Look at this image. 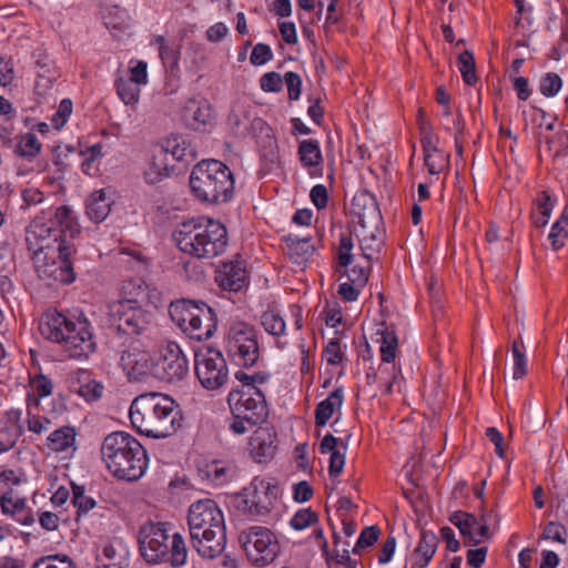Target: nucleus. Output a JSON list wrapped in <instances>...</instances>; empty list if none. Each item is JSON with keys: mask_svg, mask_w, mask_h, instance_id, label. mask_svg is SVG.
Instances as JSON below:
<instances>
[{"mask_svg": "<svg viewBox=\"0 0 568 568\" xmlns=\"http://www.w3.org/2000/svg\"><path fill=\"white\" fill-rule=\"evenodd\" d=\"M226 352L237 364L253 366L260 356L255 328L244 322L232 324L226 336Z\"/></svg>", "mask_w": 568, "mask_h": 568, "instance_id": "nucleus-9", "label": "nucleus"}, {"mask_svg": "<svg viewBox=\"0 0 568 568\" xmlns=\"http://www.w3.org/2000/svg\"><path fill=\"white\" fill-rule=\"evenodd\" d=\"M325 356L326 361L331 365H336L341 363L343 354L339 346V341L337 338L332 339L325 347Z\"/></svg>", "mask_w": 568, "mask_h": 568, "instance_id": "nucleus-61", "label": "nucleus"}, {"mask_svg": "<svg viewBox=\"0 0 568 568\" xmlns=\"http://www.w3.org/2000/svg\"><path fill=\"white\" fill-rule=\"evenodd\" d=\"M14 153L21 160H31L36 154V134L29 132L21 136L16 146Z\"/></svg>", "mask_w": 568, "mask_h": 568, "instance_id": "nucleus-43", "label": "nucleus"}, {"mask_svg": "<svg viewBox=\"0 0 568 568\" xmlns=\"http://www.w3.org/2000/svg\"><path fill=\"white\" fill-rule=\"evenodd\" d=\"M101 455L106 468L115 477L129 481L138 480L148 466L144 447L124 432L106 435L101 446Z\"/></svg>", "mask_w": 568, "mask_h": 568, "instance_id": "nucleus-5", "label": "nucleus"}, {"mask_svg": "<svg viewBox=\"0 0 568 568\" xmlns=\"http://www.w3.org/2000/svg\"><path fill=\"white\" fill-rule=\"evenodd\" d=\"M14 78L13 64L10 59L0 58V85H8Z\"/></svg>", "mask_w": 568, "mask_h": 568, "instance_id": "nucleus-63", "label": "nucleus"}, {"mask_svg": "<svg viewBox=\"0 0 568 568\" xmlns=\"http://www.w3.org/2000/svg\"><path fill=\"white\" fill-rule=\"evenodd\" d=\"M215 281L222 290L236 293L246 287L247 275L241 263H223L216 271Z\"/></svg>", "mask_w": 568, "mask_h": 568, "instance_id": "nucleus-23", "label": "nucleus"}, {"mask_svg": "<svg viewBox=\"0 0 568 568\" xmlns=\"http://www.w3.org/2000/svg\"><path fill=\"white\" fill-rule=\"evenodd\" d=\"M227 403L234 417L243 418L251 425L262 424L268 416V406L264 394L252 385L246 389L230 392Z\"/></svg>", "mask_w": 568, "mask_h": 568, "instance_id": "nucleus-10", "label": "nucleus"}, {"mask_svg": "<svg viewBox=\"0 0 568 568\" xmlns=\"http://www.w3.org/2000/svg\"><path fill=\"white\" fill-rule=\"evenodd\" d=\"M298 155L302 164L307 169H315L311 171V175L321 174L318 166L321 165L323 158L320 149V144L316 140H303L298 145Z\"/></svg>", "mask_w": 568, "mask_h": 568, "instance_id": "nucleus-31", "label": "nucleus"}, {"mask_svg": "<svg viewBox=\"0 0 568 568\" xmlns=\"http://www.w3.org/2000/svg\"><path fill=\"white\" fill-rule=\"evenodd\" d=\"M317 520V516L311 509L297 511L291 519V526L296 530H302Z\"/></svg>", "mask_w": 568, "mask_h": 568, "instance_id": "nucleus-51", "label": "nucleus"}, {"mask_svg": "<svg viewBox=\"0 0 568 568\" xmlns=\"http://www.w3.org/2000/svg\"><path fill=\"white\" fill-rule=\"evenodd\" d=\"M541 131L539 132V150L540 152H548L552 158L559 156L562 152L568 150V131L561 130L551 134L554 124L547 123L542 129V124L539 125Z\"/></svg>", "mask_w": 568, "mask_h": 568, "instance_id": "nucleus-25", "label": "nucleus"}, {"mask_svg": "<svg viewBox=\"0 0 568 568\" xmlns=\"http://www.w3.org/2000/svg\"><path fill=\"white\" fill-rule=\"evenodd\" d=\"M87 215L94 223H100L106 219L111 210V201L106 197L103 190L93 192L85 203Z\"/></svg>", "mask_w": 568, "mask_h": 568, "instance_id": "nucleus-32", "label": "nucleus"}, {"mask_svg": "<svg viewBox=\"0 0 568 568\" xmlns=\"http://www.w3.org/2000/svg\"><path fill=\"white\" fill-rule=\"evenodd\" d=\"M458 68L466 84L474 85L477 82L475 59L469 50H465L458 55Z\"/></svg>", "mask_w": 568, "mask_h": 568, "instance_id": "nucleus-38", "label": "nucleus"}, {"mask_svg": "<svg viewBox=\"0 0 568 568\" xmlns=\"http://www.w3.org/2000/svg\"><path fill=\"white\" fill-rule=\"evenodd\" d=\"M562 87L561 78L557 73L549 72L540 80L539 90L545 97H554Z\"/></svg>", "mask_w": 568, "mask_h": 568, "instance_id": "nucleus-47", "label": "nucleus"}, {"mask_svg": "<svg viewBox=\"0 0 568 568\" xmlns=\"http://www.w3.org/2000/svg\"><path fill=\"white\" fill-rule=\"evenodd\" d=\"M278 493V487L270 480L254 478L247 488L244 504L251 515L262 516L273 508Z\"/></svg>", "mask_w": 568, "mask_h": 568, "instance_id": "nucleus-15", "label": "nucleus"}, {"mask_svg": "<svg viewBox=\"0 0 568 568\" xmlns=\"http://www.w3.org/2000/svg\"><path fill=\"white\" fill-rule=\"evenodd\" d=\"M121 294L122 300L118 304L158 307L161 303V292L154 287H150L141 278L124 281L121 287Z\"/></svg>", "mask_w": 568, "mask_h": 568, "instance_id": "nucleus-17", "label": "nucleus"}, {"mask_svg": "<svg viewBox=\"0 0 568 568\" xmlns=\"http://www.w3.org/2000/svg\"><path fill=\"white\" fill-rule=\"evenodd\" d=\"M72 113V101L70 99H63L60 102L57 113L52 118V125L60 130L67 122V119Z\"/></svg>", "mask_w": 568, "mask_h": 568, "instance_id": "nucleus-54", "label": "nucleus"}, {"mask_svg": "<svg viewBox=\"0 0 568 568\" xmlns=\"http://www.w3.org/2000/svg\"><path fill=\"white\" fill-rule=\"evenodd\" d=\"M511 353L514 358L513 378L520 379L527 374V358L516 341L511 344Z\"/></svg>", "mask_w": 568, "mask_h": 568, "instance_id": "nucleus-46", "label": "nucleus"}, {"mask_svg": "<svg viewBox=\"0 0 568 568\" xmlns=\"http://www.w3.org/2000/svg\"><path fill=\"white\" fill-rule=\"evenodd\" d=\"M193 194L203 202L225 203L234 192V180L230 169L217 160H203L190 175Z\"/></svg>", "mask_w": 568, "mask_h": 568, "instance_id": "nucleus-7", "label": "nucleus"}, {"mask_svg": "<svg viewBox=\"0 0 568 568\" xmlns=\"http://www.w3.org/2000/svg\"><path fill=\"white\" fill-rule=\"evenodd\" d=\"M343 404V390L336 388L327 398L318 403L315 409V424L316 426H324L332 417L334 412Z\"/></svg>", "mask_w": 568, "mask_h": 568, "instance_id": "nucleus-34", "label": "nucleus"}, {"mask_svg": "<svg viewBox=\"0 0 568 568\" xmlns=\"http://www.w3.org/2000/svg\"><path fill=\"white\" fill-rule=\"evenodd\" d=\"M181 419L176 402L162 393L141 394L133 399L130 407L133 428L151 438L171 436L181 426Z\"/></svg>", "mask_w": 568, "mask_h": 568, "instance_id": "nucleus-2", "label": "nucleus"}, {"mask_svg": "<svg viewBox=\"0 0 568 568\" xmlns=\"http://www.w3.org/2000/svg\"><path fill=\"white\" fill-rule=\"evenodd\" d=\"M541 537L565 545L567 542V529L559 523L550 521L546 525Z\"/></svg>", "mask_w": 568, "mask_h": 568, "instance_id": "nucleus-49", "label": "nucleus"}, {"mask_svg": "<svg viewBox=\"0 0 568 568\" xmlns=\"http://www.w3.org/2000/svg\"><path fill=\"white\" fill-rule=\"evenodd\" d=\"M103 386L95 382L90 381L80 385L78 389V394L83 397L85 400L91 402L101 397Z\"/></svg>", "mask_w": 568, "mask_h": 568, "instance_id": "nucleus-58", "label": "nucleus"}, {"mask_svg": "<svg viewBox=\"0 0 568 568\" xmlns=\"http://www.w3.org/2000/svg\"><path fill=\"white\" fill-rule=\"evenodd\" d=\"M38 568H74L72 561L64 556H49L38 559Z\"/></svg>", "mask_w": 568, "mask_h": 568, "instance_id": "nucleus-60", "label": "nucleus"}, {"mask_svg": "<svg viewBox=\"0 0 568 568\" xmlns=\"http://www.w3.org/2000/svg\"><path fill=\"white\" fill-rule=\"evenodd\" d=\"M261 322L268 334L281 336L285 332V322L283 317L274 311L264 312L262 314Z\"/></svg>", "mask_w": 568, "mask_h": 568, "instance_id": "nucleus-41", "label": "nucleus"}, {"mask_svg": "<svg viewBox=\"0 0 568 568\" xmlns=\"http://www.w3.org/2000/svg\"><path fill=\"white\" fill-rule=\"evenodd\" d=\"M159 52L164 65L169 67L171 70L178 65L179 51L176 49L162 44V48H159Z\"/></svg>", "mask_w": 568, "mask_h": 568, "instance_id": "nucleus-62", "label": "nucleus"}, {"mask_svg": "<svg viewBox=\"0 0 568 568\" xmlns=\"http://www.w3.org/2000/svg\"><path fill=\"white\" fill-rule=\"evenodd\" d=\"M187 524L192 547L206 559H213L225 549L226 528L222 510L212 499L193 503L189 508Z\"/></svg>", "mask_w": 568, "mask_h": 568, "instance_id": "nucleus-3", "label": "nucleus"}, {"mask_svg": "<svg viewBox=\"0 0 568 568\" xmlns=\"http://www.w3.org/2000/svg\"><path fill=\"white\" fill-rule=\"evenodd\" d=\"M182 118L185 124L200 130L211 119V108L205 101L189 100L183 108Z\"/></svg>", "mask_w": 568, "mask_h": 568, "instance_id": "nucleus-27", "label": "nucleus"}, {"mask_svg": "<svg viewBox=\"0 0 568 568\" xmlns=\"http://www.w3.org/2000/svg\"><path fill=\"white\" fill-rule=\"evenodd\" d=\"M171 163L168 156L160 151L156 146L153 150L152 160L149 163L145 172L144 180L149 184H155L169 176Z\"/></svg>", "mask_w": 568, "mask_h": 568, "instance_id": "nucleus-29", "label": "nucleus"}, {"mask_svg": "<svg viewBox=\"0 0 568 568\" xmlns=\"http://www.w3.org/2000/svg\"><path fill=\"white\" fill-rule=\"evenodd\" d=\"M116 331L123 335H140L149 329L153 314L148 306L116 304L113 312Z\"/></svg>", "mask_w": 568, "mask_h": 568, "instance_id": "nucleus-14", "label": "nucleus"}, {"mask_svg": "<svg viewBox=\"0 0 568 568\" xmlns=\"http://www.w3.org/2000/svg\"><path fill=\"white\" fill-rule=\"evenodd\" d=\"M115 87L119 98L125 104H134L139 101L140 88L133 81L120 77L115 81Z\"/></svg>", "mask_w": 568, "mask_h": 568, "instance_id": "nucleus-39", "label": "nucleus"}, {"mask_svg": "<svg viewBox=\"0 0 568 568\" xmlns=\"http://www.w3.org/2000/svg\"><path fill=\"white\" fill-rule=\"evenodd\" d=\"M72 501L78 509V515L87 514L97 507V501L89 496L84 495L83 487L73 486Z\"/></svg>", "mask_w": 568, "mask_h": 568, "instance_id": "nucleus-44", "label": "nucleus"}, {"mask_svg": "<svg viewBox=\"0 0 568 568\" xmlns=\"http://www.w3.org/2000/svg\"><path fill=\"white\" fill-rule=\"evenodd\" d=\"M425 165L430 174H438L447 164V156L439 153H427L424 155Z\"/></svg>", "mask_w": 568, "mask_h": 568, "instance_id": "nucleus-56", "label": "nucleus"}, {"mask_svg": "<svg viewBox=\"0 0 568 568\" xmlns=\"http://www.w3.org/2000/svg\"><path fill=\"white\" fill-rule=\"evenodd\" d=\"M310 195H311L312 202L318 210L324 209L326 206L328 195H327V190L324 185L317 184V185L313 186Z\"/></svg>", "mask_w": 568, "mask_h": 568, "instance_id": "nucleus-64", "label": "nucleus"}, {"mask_svg": "<svg viewBox=\"0 0 568 568\" xmlns=\"http://www.w3.org/2000/svg\"><path fill=\"white\" fill-rule=\"evenodd\" d=\"M227 123L236 136H245L248 133L250 115L246 110H233L229 118Z\"/></svg>", "mask_w": 568, "mask_h": 568, "instance_id": "nucleus-40", "label": "nucleus"}, {"mask_svg": "<svg viewBox=\"0 0 568 568\" xmlns=\"http://www.w3.org/2000/svg\"><path fill=\"white\" fill-rule=\"evenodd\" d=\"M187 547L183 536L179 532L172 535L171 546H169V556L164 561L170 562L172 567L180 568L187 565Z\"/></svg>", "mask_w": 568, "mask_h": 568, "instance_id": "nucleus-35", "label": "nucleus"}, {"mask_svg": "<svg viewBox=\"0 0 568 568\" xmlns=\"http://www.w3.org/2000/svg\"><path fill=\"white\" fill-rule=\"evenodd\" d=\"M438 537L429 530H423L419 542L414 550V565L425 568L434 557L438 547Z\"/></svg>", "mask_w": 568, "mask_h": 568, "instance_id": "nucleus-28", "label": "nucleus"}, {"mask_svg": "<svg viewBox=\"0 0 568 568\" xmlns=\"http://www.w3.org/2000/svg\"><path fill=\"white\" fill-rule=\"evenodd\" d=\"M54 220L49 224L38 225V278L48 280V286L53 284H70L75 280V274L70 261L73 247L63 239V231L58 226H65L73 232L77 225L72 210L60 206L53 213Z\"/></svg>", "mask_w": 568, "mask_h": 568, "instance_id": "nucleus-1", "label": "nucleus"}, {"mask_svg": "<svg viewBox=\"0 0 568 568\" xmlns=\"http://www.w3.org/2000/svg\"><path fill=\"white\" fill-rule=\"evenodd\" d=\"M260 83L265 92H280L283 88V78L277 72H267L261 78Z\"/></svg>", "mask_w": 568, "mask_h": 568, "instance_id": "nucleus-52", "label": "nucleus"}, {"mask_svg": "<svg viewBox=\"0 0 568 568\" xmlns=\"http://www.w3.org/2000/svg\"><path fill=\"white\" fill-rule=\"evenodd\" d=\"M38 331L50 342L63 343L73 358L88 357L95 349L88 321L75 323L55 310H48L41 315Z\"/></svg>", "mask_w": 568, "mask_h": 568, "instance_id": "nucleus-6", "label": "nucleus"}, {"mask_svg": "<svg viewBox=\"0 0 568 568\" xmlns=\"http://www.w3.org/2000/svg\"><path fill=\"white\" fill-rule=\"evenodd\" d=\"M74 438V429L69 426H63L50 434L47 445L54 452H61L72 446Z\"/></svg>", "mask_w": 568, "mask_h": 568, "instance_id": "nucleus-36", "label": "nucleus"}, {"mask_svg": "<svg viewBox=\"0 0 568 568\" xmlns=\"http://www.w3.org/2000/svg\"><path fill=\"white\" fill-rule=\"evenodd\" d=\"M194 312V320L185 329V334L196 341L210 338L217 325L215 312L204 302H199V308Z\"/></svg>", "mask_w": 568, "mask_h": 568, "instance_id": "nucleus-19", "label": "nucleus"}, {"mask_svg": "<svg viewBox=\"0 0 568 568\" xmlns=\"http://www.w3.org/2000/svg\"><path fill=\"white\" fill-rule=\"evenodd\" d=\"M379 528L377 526H369L363 529L353 552H358L359 549L373 546L379 536Z\"/></svg>", "mask_w": 568, "mask_h": 568, "instance_id": "nucleus-48", "label": "nucleus"}, {"mask_svg": "<svg viewBox=\"0 0 568 568\" xmlns=\"http://www.w3.org/2000/svg\"><path fill=\"white\" fill-rule=\"evenodd\" d=\"M351 438V434H348L345 438H336L332 434H327L324 436L320 444V452L322 454L331 453L328 471L331 477L338 476L345 465V454L341 453L337 446L347 449L348 439Z\"/></svg>", "mask_w": 568, "mask_h": 568, "instance_id": "nucleus-24", "label": "nucleus"}, {"mask_svg": "<svg viewBox=\"0 0 568 568\" xmlns=\"http://www.w3.org/2000/svg\"><path fill=\"white\" fill-rule=\"evenodd\" d=\"M349 211L354 229L362 226H379L381 224L382 215L377 201L375 196L367 191H361L354 195Z\"/></svg>", "mask_w": 568, "mask_h": 568, "instance_id": "nucleus-16", "label": "nucleus"}, {"mask_svg": "<svg viewBox=\"0 0 568 568\" xmlns=\"http://www.w3.org/2000/svg\"><path fill=\"white\" fill-rule=\"evenodd\" d=\"M275 432L268 427L257 428L250 438L248 449L252 457L263 463L274 457L276 452Z\"/></svg>", "mask_w": 568, "mask_h": 568, "instance_id": "nucleus-21", "label": "nucleus"}, {"mask_svg": "<svg viewBox=\"0 0 568 568\" xmlns=\"http://www.w3.org/2000/svg\"><path fill=\"white\" fill-rule=\"evenodd\" d=\"M283 81L287 87L290 100H298L302 87L301 77L297 73L290 71L285 73Z\"/></svg>", "mask_w": 568, "mask_h": 568, "instance_id": "nucleus-57", "label": "nucleus"}, {"mask_svg": "<svg viewBox=\"0 0 568 568\" xmlns=\"http://www.w3.org/2000/svg\"><path fill=\"white\" fill-rule=\"evenodd\" d=\"M353 242L351 236L342 235L339 240V248H338V264L343 267H346L351 264L353 260L352 255Z\"/></svg>", "mask_w": 568, "mask_h": 568, "instance_id": "nucleus-55", "label": "nucleus"}, {"mask_svg": "<svg viewBox=\"0 0 568 568\" xmlns=\"http://www.w3.org/2000/svg\"><path fill=\"white\" fill-rule=\"evenodd\" d=\"M287 255L292 262L298 266H303L313 255L315 247L310 243L308 237H292L286 240Z\"/></svg>", "mask_w": 568, "mask_h": 568, "instance_id": "nucleus-33", "label": "nucleus"}, {"mask_svg": "<svg viewBox=\"0 0 568 568\" xmlns=\"http://www.w3.org/2000/svg\"><path fill=\"white\" fill-rule=\"evenodd\" d=\"M58 79V71L52 62L38 61V88L48 89Z\"/></svg>", "mask_w": 568, "mask_h": 568, "instance_id": "nucleus-45", "label": "nucleus"}, {"mask_svg": "<svg viewBox=\"0 0 568 568\" xmlns=\"http://www.w3.org/2000/svg\"><path fill=\"white\" fill-rule=\"evenodd\" d=\"M121 365L131 379L139 381L143 376H153V357L145 351L130 348L121 355Z\"/></svg>", "mask_w": 568, "mask_h": 568, "instance_id": "nucleus-20", "label": "nucleus"}, {"mask_svg": "<svg viewBox=\"0 0 568 568\" xmlns=\"http://www.w3.org/2000/svg\"><path fill=\"white\" fill-rule=\"evenodd\" d=\"M377 335H381V357L385 363H390L396 356L397 336L395 332L387 328L378 329Z\"/></svg>", "mask_w": 568, "mask_h": 568, "instance_id": "nucleus-37", "label": "nucleus"}, {"mask_svg": "<svg viewBox=\"0 0 568 568\" xmlns=\"http://www.w3.org/2000/svg\"><path fill=\"white\" fill-rule=\"evenodd\" d=\"M554 488L556 489L557 513H561L562 516L568 517V481H559L555 484Z\"/></svg>", "mask_w": 568, "mask_h": 568, "instance_id": "nucleus-50", "label": "nucleus"}, {"mask_svg": "<svg viewBox=\"0 0 568 568\" xmlns=\"http://www.w3.org/2000/svg\"><path fill=\"white\" fill-rule=\"evenodd\" d=\"M199 308V302L182 300L170 304L169 313L172 321L185 333V329L194 320V310Z\"/></svg>", "mask_w": 568, "mask_h": 568, "instance_id": "nucleus-30", "label": "nucleus"}, {"mask_svg": "<svg viewBox=\"0 0 568 568\" xmlns=\"http://www.w3.org/2000/svg\"><path fill=\"white\" fill-rule=\"evenodd\" d=\"M271 48L264 43H257L251 53L250 61L253 65H262L272 59Z\"/></svg>", "mask_w": 568, "mask_h": 568, "instance_id": "nucleus-59", "label": "nucleus"}, {"mask_svg": "<svg viewBox=\"0 0 568 568\" xmlns=\"http://www.w3.org/2000/svg\"><path fill=\"white\" fill-rule=\"evenodd\" d=\"M450 521L459 529L460 534L469 539L473 545H478L481 539L488 540L489 532L486 515H481L480 521L475 515L466 511H456L452 515Z\"/></svg>", "mask_w": 568, "mask_h": 568, "instance_id": "nucleus-18", "label": "nucleus"}, {"mask_svg": "<svg viewBox=\"0 0 568 568\" xmlns=\"http://www.w3.org/2000/svg\"><path fill=\"white\" fill-rule=\"evenodd\" d=\"M369 271V262L366 265H355L347 273L348 280L355 286L363 287L368 281Z\"/></svg>", "mask_w": 568, "mask_h": 568, "instance_id": "nucleus-53", "label": "nucleus"}, {"mask_svg": "<svg viewBox=\"0 0 568 568\" xmlns=\"http://www.w3.org/2000/svg\"><path fill=\"white\" fill-rule=\"evenodd\" d=\"M189 373V362L180 345L168 342L153 355V376L165 383H179Z\"/></svg>", "mask_w": 568, "mask_h": 568, "instance_id": "nucleus-11", "label": "nucleus"}, {"mask_svg": "<svg viewBox=\"0 0 568 568\" xmlns=\"http://www.w3.org/2000/svg\"><path fill=\"white\" fill-rule=\"evenodd\" d=\"M239 541L248 561L255 567L271 565L281 551L275 534L262 526H252L242 530Z\"/></svg>", "mask_w": 568, "mask_h": 568, "instance_id": "nucleus-8", "label": "nucleus"}, {"mask_svg": "<svg viewBox=\"0 0 568 568\" xmlns=\"http://www.w3.org/2000/svg\"><path fill=\"white\" fill-rule=\"evenodd\" d=\"M354 231L359 240L363 256L367 262L373 261L383 246V233L379 226L355 227Z\"/></svg>", "mask_w": 568, "mask_h": 568, "instance_id": "nucleus-26", "label": "nucleus"}, {"mask_svg": "<svg viewBox=\"0 0 568 568\" xmlns=\"http://www.w3.org/2000/svg\"><path fill=\"white\" fill-rule=\"evenodd\" d=\"M195 374L207 390H216L229 381L226 361L220 351L206 348L195 353Z\"/></svg>", "mask_w": 568, "mask_h": 568, "instance_id": "nucleus-12", "label": "nucleus"}, {"mask_svg": "<svg viewBox=\"0 0 568 568\" xmlns=\"http://www.w3.org/2000/svg\"><path fill=\"white\" fill-rule=\"evenodd\" d=\"M156 148L163 151L168 158L171 155L174 161L189 163L197 156L196 149L191 141L181 134H171L163 139Z\"/></svg>", "mask_w": 568, "mask_h": 568, "instance_id": "nucleus-22", "label": "nucleus"}, {"mask_svg": "<svg viewBox=\"0 0 568 568\" xmlns=\"http://www.w3.org/2000/svg\"><path fill=\"white\" fill-rule=\"evenodd\" d=\"M178 247L196 258H212L227 246L226 227L212 219H192L179 224L173 233Z\"/></svg>", "mask_w": 568, "mask_h": 568, "instance_id": "nucleus-4", "label": "nucleus"}, {"mask_svg": "<svg viewBox=\"0 0 568 568\" xmlns=\"http://www.w3.org/2000/svg\"><path fill=\"white\" fill-rule=\"evenodd\" d=\"M568 217L562 215L551 227L548 235L551 246L555 251L561 248L565 245V241L568 237Z\"/></svg>", "mask_w": 568, "mask_h": 568, "instance_id": "nucleus-42", "label": "nucleus"}, {"mask_svg": "<svg viewBox=\"0 0 568 568\" xmlns=\"http://www.w3.org/2000/svg\"><path fill=\"white\" fill-rule=\"evenodd\" d=\"M169 535L163 523H146L139 531L141 556L149 564H159L169 556Z\"/></svg>", "mask_w": 568, "mask_h": 568, "instance_id": "nucleus-13", "label": "nucleus"}]
</instances>
